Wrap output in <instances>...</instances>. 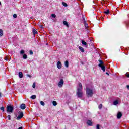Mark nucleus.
Here are the masks:
<instances>
[{
    "label": "nucleus",
    "instance_id": "f257e3e1",
    "mask_svg": "<svg viewBox=\"0 0 129 129\" xmlns=\"http://www.w3.org/2000/svg\"><path fill=\"white\" fill-rule=\"evenodd\" d=\"M77 95L79 98H81L83 95V92H82V84H81V83H79V88L77 89Z\"/></svg>",
    "mask_w": 129,
    "mask_h": 129
},
{
    "label": "nucleus",
    "instance_id": "f03ea898",
    "mask_svg": "<svg viewBox=\"0 0 129 129\" xmlns=\"http://www.w3.org/2000/svg\"><path fill=\"white\" fill-rule=\"evenodd\" d=\"M86 91L88 97H92L93 96V90L92 89L87 87Z\"/></svg>",
    "mask_w": 129,
    "mask_h": 129
},
{
    "label": "nucleus",
    "instance_id": "7ed1b4c3",
    "mask_svg": "<svg viewBox=\"0 0 129 129\" xmlns=\"http://www.w3.org/2000/svg\"><path fill=\"white\" fill-rule=\"evenodd\" d=\"M6 109L7 112L13 113V112L14 111V106L8 105Z\"/></svg>",
    "mask_w": 129,
    "mask_h": 129
},
{
    "label": "nucleus",
    "instance_id": "20e7f679",
    "mask_svg": "<svg viewBox=\"0 0 129 129\" xmlns=\"http://www.w3.org/2000/svg\"><path fill=\"white\" fill-rule=\"evenodd\" d=\"M18 113L19 115L17 117V120H19V119H21V118H22L24 116V113H23V112H19Z\"/></svg>",
    "mask_w": 129,
    "mask_h": 129
},
{
    "label": "nucleus",
    "instance_id": "39448f33",
    "mask_svg": "<svg viewBox=\"0 0 129 129\" xmlns=\"http://www.w3.org/2000/svg\"><path fill=\"white\" fill-rule=\"evenodd\" d=\"M63 85H64V80H63L62 79H61L60 81L58 82V87L61 88L62 86H63Z\"/></svg>",
    "mask_w": 129,
    "mask_h": 129
},
{
    "label": "nucleus",
    "instance_id": "423d86ee",
    "mask_svg": "<svg viewBox=\"0 0 129 129\" xmlns=\"http://www.w3.org/2000/svg\"><path fill=\"white\" fill-rule=\"evenodd\" d=\"M57 67L58 69H61V68H62V63H61V61L57 62Z\"/></svg>",
    "mask_w": 129,
    "mask_h": 129
},
{
    "label": "nucleus",
    "instance_id": "0eeeda50",
    "mask_svg": "<svg viewBox=\"0 0 129 129\" xmlns=\"http://www.w3.org/2000/svg\"><path fill=\"white\" fill-rule=\"evenodd\" d=\"M121 116H122V114L120 112H118L117 114V117L118 119L121 118Z\"/></svg>",
    "mask_w": 129,
    "mask_h": 129
},
{
    "label": "nucleus",
    "instance_id": "6e6552de",
    "mask_svg": "<svg viewBox=\"0 0 129 129\" xmlns=\"http://www.w3.org/2000/svg\"><path fill=\"white\" fill-rule=\"evenodd\" d=\"M84 21V25L85 26V29H87L88 28V24L86 23L85 19L84 18L83 19Z\"/></svg>",
    "mask_w": 129,
    "mask_h": 129
},
{
    "label": "nucleus",
    "instance_id": "1a4fd4ad",
    "mask_svg": "<svg viewBox=\"0 0 129 129\" xmlns=\"http://www.w3.org/2000/svg\"><path fill=\"white\" fill-rule=\"evenodd\" d=\"M99 64H98L99 67H101V66H103L104 62L102 60L99 59Z\"/></svg>",
    "mask_w": 129,
    "mask_h": 129
},
{
    "label": "nucleus",
    "instance_id": "9d476101",
    "mask_svg": "<svg viewBox=\"0 0 129 129\" xmlns=\"http://www.w3.org/2000/svg\"><path fill=\"white\" fill-rule=\"evenodd\" d=\"M20 108L21 109H25L26 108V104H22L21 105H20Z\"/></svg>",
    "mask_w": 129,
    "mask_h": 129
},
{
    "label": "nucleus",
    "instance_id": "9b49d317",
    "mask_svg": "<svg viewBox=\"0 0 129 129\" xmlns=\"http://www.w3.org/2000/svg\"><path fill=\"white\" fill-rule=\"evenodd\" d=\"M64 65H65V67H66L67 68H68V67H69V62H68V60H66L65 61Z\"/></svg>",
    "mask_w": 129,
    "mask_h": 129
},
{
    "label": "nucleus",
    "instance_id": "f8f14e48",
    "mask_svg": "<svg viewBox=\"0 0 129 129\" xmlns=\"http://www.w3.org/2000/svg\"><path fill=\"white\" fill-rule=\"evenodd\" d=\"M79 49L80 50V51H81V52H82V53H84V48H83V47H81V46H79Z\"/></svg>",
    "mask_w": 129,
    "mask_h": 129
},
{
    "label": "nucleus",
    "instance_id": "ddd939ff",
    "mask_svg": "<svg viewBox=\"0 0 129 129\" xmlns=\"http://www.w3.org/2000/svg\"><path fill=\"white\" fill-rule=\"evenodd\" d=\"M63 25H64L67 28H69V24H68V22L67 21H63Z\"/></svg>",
    "mask_w": 129,
    "mask_h": 129
},
{
    "label": "nucleus",
    "instance_id": "4468645a",
    "mask_svg": "<svg viewBox=\"0 0 129 129\" xmlns=\"http://www.w3.org/2000/svg\"><path fill=\"white\" fill-rule=\"evenodd\" d=\"M87 124H88V125H90V126H91L92 124V122H91L90 120H88L87 122Z\"/></svg>",
    "mask_w": 129,
    "mask_h": 129
},
{
    "label": "nucleus",
    "instance_id": "2eb2a0df",
    "mask_svg": "<svg viewBox=\"0 0 129 129\" xmlns=\"http://www.w3.org/2000/svg\"><path fill=\"white\" fill-rule=\"evenodd\" d=\"M101 68V70L104 72L105 71V66L104 65L101 66V67H99Z\"/></svg>",
    "mask_w": 129,
    "mask_h": 129
},
{
    "label": "nucleus",
    "instance_id": "dca6fc26",
    "mask_svg": "<svg viewBox=\"0 0 129 129\" xmlns=\"http://www.w3.org/2000/svg\"><path fill=\"white\" fill-rule=\"evenodd\" d=\"M82 44L84 46H87V43H86V42L84 41V40H82Z\"/></svg>",
    "mask_w": 129,
    "mask_h": 129
},
{
    "label": "nucleus",
    "instance_id": "f3484780",
    "mask_svg": "<svg viewBox=\"0 0 129 129\" xmlns=\"http://www.w3.org/2000/svg\"><path fill=\"white\" fill-rule=\"evenodd\" d=\"M19 77L20 78H23V73L22 72H19Z\"/></svg>",
    "mask_w": 129,
    "mask_h": 129
},
{
    "label": "nucleus",
    "instance_id": "a211bd4d",
    "mask_svg": "<svg viewBox=\"0 0 129 129\" xmlns=\"http://www.w3.org/2000/svg\"><path fill=\"white\" fill-rule=\"evenodd\" d=\"M33 33L34 36H35V35L38 34V31H37V30H36L35 29H33Z\"/></svg>",
    "mask_w": 129,
    "mask_h": 129
},
{
    "label": "nucleus",
    "instance_id": "6ab92c4d",
    "mask_svg": "<svg viewBox=\"0 0 129 129\" xmlns=\"http://www.w3.org/2000/svg\"><path fill=\"white\" fill-rule=\"evenodd\" d=\"M113 104L114 105H117V104H118V101L117 100L114 101L113 103Z\"/></svg>",
    "mask_w": 129,
    "mask_h": 129
},
{
    "label": "nucleus",
    "instance_id": "aec40b11",
    "mask_svg": "<svg viewBox=\"0 0 129 129\" xmlns=\"http://www.w3.org/2000/svg\"><path fill=\"white\" fill-rule=\"evenodd\" d=\"M30 98H31L32 99H36V98H37V96L35 95H32L31 96Z\"/></svg>",
    "mask_w": 129,
    "mask_h": 129
},
{
    "label": "nucleus",
    "instance_id": "412c9836",
    "mask_svg": "<svg viewBox=\"0 0 129 129\" xmlns=\"http://www.w3.org/2000/svg\"><path fill=\"white\" fill-rule=\"evenodd\" d=\"M4 35V32L3 31V30L0 29V37H2Z\"/></svg>",
    "mask_w": 129,
    "mask_h": 129
},
{
    "label": "nucleus",
    "instance_id": "4be33fe9",
    "mask_svg": "<svg viewBox=\"0 0 129 129\" xmlns=\"http://www.w3.org/2000/svg\"><path fill=\"white\" fill-rule=\"evenodd\" d=\"M52 104H53V105H54V106H56V105H57V102L55 101H53L52 102Z\"/></svg>",
    "mask_w": 129,
    "mask_h": 129
},
{
    "label": "nucleus",
    "instance_id": "5701e85b",
    "mask_svg": "<svg viewBox=\"0 0 129 129\" xmlns=\"http://www.w3.org/2000/svg\"><path fill=\"white\" fill-rule=\"evenodd\" d=\"M40 104L42 105V106H45V102L43 101H40Z\"/></svg>",
    "mask_w": 129,
    "mask_h": 129
},
{
    "label": "nucleus",
    "instance_id": "b1692460",
    "mask_svg": "<svg viewBox=\"0 0 129 129\" xmlns=\"http://www.w3.org/2000/svg\"><path fill=\"white\" fill-rule=\"evenodd\" d=\"M104 14H106V15H108L109 14V10H107L104 12Z\"/></svg>",
    "mask_w": 129,
    "mask_h": 129
},
{
    "label": "nucleus",
    "instance_id": "393cba45",
    "mask_svg": "<svg viewBox=\"0 0 129 129\" xmlns=\"http://www.w3.org/2000/svg\"><path fill=\"white\" fill-rule=\"evenodd\" d=\"M23 59H27L28 58V56L27 54H24L23 56Z\"/></svg>",
    "mask_w": 129,
    "mask_h": 129
},
{
    "label": "nucleus",
    "instance_id": "a878e982",
    "mask_svg": "<svg viewBox=\"0 0 129 129\" xmlns=\"http://www.w3.org/2000/svg\"><path fill=\"white\" fill-rule=\"evenodd\" d=\"M20 54H21V55H23V54H25V50H22L20 51Z\"/></svg>",
    "mask_w": 129,
    "mask_h": 129
},
{
    "label": "nucleus",
    "instance_id": "bb28decb",
    "mask_svg": "<svg viewBox=\"0 0 129 129\" xmlns=\"http://www.w3.org/2000/svg\"><path fill=\"white\" fill-rule=\"evenodd\" d=\"M62 5H63V6H64V7H67V4H66V3H65V2H62Z\"/></svg>",
    "mask_w": 129,
    "mask_h": 129
},
{
    "label": "nucleus",
    "instance_id": "cd10ccee",
    "mask_svg": "<svg viewBox=\"0 0 129 129\" xmlns=\"http://www.w3.org/2000/svg\"><path fill=\"white\" fill-rule=\"evenodd\" d=\"M0 109H1V110H2L3 112H4V111H5V107H1L0 108Z\"/></svg>",
    "mask_w": 129,
    "mask_h": 129
},
{
    "label": "nucleus",
    "instance_id": "c85d7f7f",
    "mask_svg": "<svg viewBox=\"0 0 129 129\" xmlns=\"http://www.w3.org/2000/svg\"><path fill=\"white\" fill-rule=\"evenodd\" d=\"M32 87L33 88H36V83H33Z\"/></svg>",
    "mask_w": 129,
    "mask_h": 129
},
{
    "label": "nucleus",
    "instance_id": "c756f323",
    "mask_svg": "<svg viewBox=\"0 0 129 129\" xmlns=\"http://www.w3.org/2000/svg\"><path fill=\"white\" fill-rule=\"evenodd\" d=\"M52 18H56V15L55 14H51Z\"/></svg>",
    "mask_w": 129,
    "mask_h": 129
},
{
    "label": "nucleus",
    "instance_id": "7c9ffc66",
    "mask_svg": "<svg viewBox=\"0 0 129 129\" xmlns=\"http://www.w3.org/2000/svg\"><path fill=\"white\" fill-rule=\"evenodd\" d=\"M99 109H101V108H102V104H100L99 105Z\"/></svg>",
    "mask_w": 129,
    "mask_h": 129
},
{
    "label": "nucleus",
    "instance_id": "2f4dec72",
    "mask_svg": "<svg viewBox=\"0 0 129 129\" xmlns=\"http://www.w3.org/2000/svg\"><path fill=\"white\" fill-rule=\"evenodd\" d=\"M7 117L8 118V120H11V115H8Z\"/></svg>",
    "mask_w": 129,
    "mask_h": 129
},
{
    "label": "nucleus",
    "instance_id": "473e14b6",
    "mask_svg": "<svg viewBox=\"0 0 129 129\" xmlns=\"http://www.w3.org/2000/svg\"><path fill=\"white\" fill-rule=\"evenodd\" d=\"M99 126H100L99 124H97V125H96V129H100V128L99 127Z\"/></svg>",
    "mask_w": 129,
    "mask_h": 129
},
{
    "label": "nucleus",
    "instance_id": "72a5a7b5",
    "mask_svg": "<svg viewBox=\"0 0 129 129\" xmlns=\"http://www.w3.org/2000/svg\"><path fill=\"white\" fill-rule=\"evenodd\" d=\"M17 14H14L13 15V18H14V19H16V18H17Z\"/></svg>",
    "mask_w": 129,
    "mask_h": 129
},
{
    "label": "nucleus",
    "instance_id": "f704fd0d",
    "mask_svg": "<svg viewBox=\"0 0 129 129\" xmlns=\"http://www.w3.org/2000/svg\"><path fill=\"white\" fill-rule=\"evenodd\" d=\"M29 53H30V55H33V51L30 50V51H29Z\"/></svg>",
    "mask_w": 129,
    "mask_h": 129
},
{
    "label": "nucleus",
    "instance_id": "c9c22d12",
    "mask_svg": "<svg viewBox=\"0 0 129 129\" xmlns=\"http://www.w3.org/2000/svg\"><path fill=\"white\" fill-rule=\"evenodd\" d=\"M125 76H126V77L129 78V74H128L127 73L125 74Z\"/></svg>",
    "mask_w": 129,
    "mask_h": 129
},
{
    "label": "nucleus",
    "instance_id": "e433bc0d",
    "mask_svg": "<svg viewBox=\"0 0 129 129\" xmlns=\"http://www.w3.org/2000/svg\"><path fill=\"white\" fill-rule=\"evenodd\" d=\"M5 60L6 61H9V58H8L7 57H6L5 58Z\"/></svg>",
    "mask_w": 129,
    "mask_h": 129
},
{
    "label": "nucleus",
    "instance_id": "4c0bfd02",
    "mask_svg": "<svg viewBox=\"0 0 129 129\" xmlns=\"http://www.w3.org/2000/svg\"><path fill=\"white\" fill-rule=\"evenodd\" d=\"M40 27L43 29L44 28V26L42 25H40Z\"/></svg>",
    "mask_w": 129,
    "mask_h": 129
},
{
    "label": "nucleus",
    "instance_id": "58836bf2",
    "mask_svg": "<svg viewBox=\"0 0 129 129\" xmlns=\"http://www.w3.org/2000/svg\"><path fill=\"white\" fill-rule=\"evenodd\" d=\"M126 87H127L128 90H129V85H127V86H126Z\"/></svg>",
    "mask_w": 129,
    "mask_h": 129
},
{
    "label": "nucleus",
    "instance_id": "ea45409f",
    "mask_svg": "<svg viewBox=\"0 0 129 129\" xmlns=\"http://www.w3.org/2000/svg\"><path fill=\"white\" fill-rule=\"evenodd\" d=\"M18 129H23V127H19Z\"/></svg>",
    "mask_w": 129,
    "mask_h": 129
},
{
    "label": "nucleus",
    "instance_id": "a19ab883",
    "mask_svg": "<svg viewBox=\"0 0 129 129\" xmlns=\"http://www.w3.org/2000/svg\"><path fill=\"white\" fill-rule=\"evenodd\" d=\"M2 98V93L0 92V98Z\"/></svg>",
    "mask_w": 129,
    "mask_h": 129
},
{
    "label": "nucleus",
    "instance_id": "79ce46f5",
    "mask_svg": "<svg viewBox=\"0 0 129 129\" xmlns=\"http://www.w3.org/2000/svg\"><path fill=\"white\" fill-rule=\"evenodd\" d=\"M27 76H28V77H31V75H27Z\"/></svg>",
    "mask_w": 129,
    "mask_h": 129
},
{
    "label": "nucleus",
    "instance_id": "37998d69",
    "mask_svg": "<svg viewBox=\"0 0 129 129\" xmlns=\"http://www.w3.org/2000/svg\"><path fill=\"white\" fill-rule=\"evenodd\" d=\"M106 74H107V75H109V74H108V73H106Z\"/></svg>",
    "mask_w": 129,
    "mask_h": 129
},
{
    "label": "nucleus",
    "instance_id": "c03bdc74",
    "mask_svg": "<svg viewBox=\"0 0 129 129\" xmlns=\"http://www.w3.org/2000/svg\"><path fill=\"white\" fill-rule=\"evenodd\" d=\"M1 5H2V3H1V2H0V6H1Z\"/></svg>",
    "mask_w": 129,
    "mask_h": 129
}]
</instances>
